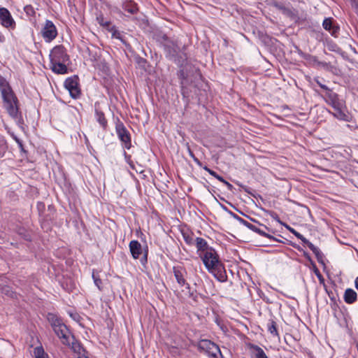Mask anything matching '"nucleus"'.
<instances>
[{
    "instance_id": "27",
    "label": "nucleus",
    "mask_w": 358,
    "mask_h": 358,
    "mask_svg": "<svg viewBox=\"0 0 358 358\" xmlns=\"http://www.w3.org/2000/svg\"><path fill=\"white\" fill-rule=\"evenodd\" d=\"M8 113L13 119H14L16 121L17 124H19V125L24 124V120L22 117V113L20 110V108H18L15 110H13V111H10Z\"/></svg>"
},
{
    "instance_id": "62",
    "label": "nucleus",
    "mask_w": 358,
    "mask_h": 358,
    "mask_svg": "<svg viewBox=\"0 0 358 358\" xmlns=\"http://www.w3.org/2000/svg\"><path fill=\"white\" fill-rule=\"evenodd\" d=\"M37 358H45V357L42 355V356H37Z\"/></svg>"
},
{
    "instance_id": "1",
    "label": "nucleus",
    "mask_w": 358,
    "mask_h": 358,
    "mask_svg": "<svg viewBox=\"0 0 358 358\" xmlns=\"http://www.w3.org/2000/svg\"><path fill=\"white\" fill-rule=\"evenodd\" d=\"M322 96L325 102L333 108L334 111L329 112L335 118L348 122L351 121L352 117L348 111L345 101L341 99L338 94L333 90H328Z\"/></svg>"
},
{
    "instance_id": "24",
    "label": "nucleus",
    "mask_w": 358,
    "mask_h": 358,
    "mask_svg": "<svg viewBox=\"0 0 358 358\" xmlns=\"http://www.w3.org/2000/svg\"><path fill=\"white\" fill-rule=\"evenodd\" d=\"M204 170H206V171H208L212 176L215 177L216 179H217L219 181L223 182L227 187V189L230 191H231L233 189H234V187L233 185L229 183V182H227L226 180H224V178L223 177H222L221 176L218 175L215 171H214L213 170L209 169L208 166H203V168Z\"/></svg>"
},
{
    "instance_id": "11",
    "label": "nucleus",
    "mask_w": 358,
    "mask_h": 358,
    "mask_svg": "<svg viewBox=\"0 0 358 358\" xmlns=\"http://www.w3.org/2000/svg\"><path fill=\"white\" fill-rule=\"evenodd\" d=\"M1 24L8 29H14L16 26L15 21L13 18L10 11L4 7L0 8Z\"/></svg>"
},
{
    "instance_id": "3",
    "label": "nucleus",
    "mask_w": 358,
    "mask_h": 358,
    "mask_svg": "<svg viewBox=\"0 0 358 358\" xmlns=\"http://www.w3.org/2000/svg\"><path fill=\"white\" fill-rule=\"evenodd\" d=\"M0 92L3 108L7 113L20 108L19 100L6 79L0 74Z\"/></svg>"
},
{
    "instance_id": "40",
    "label": "nucleus",
    "mask_w": 358,
    "mask_h": 358,
    "mask_svg": "<svg viewBox=\"0 0 358 358\" xmlns=\"http://www.w3.org/2000/svg\"><path fill=\"white\" fill-rule=\"evenodd\" d=\"M308 248L315 254V255L320 251V250L315 246L312 243H308Z\"/></svg>"
},
{
    "instance_id": "49",
    "label": "nucleus",
    "mask_w": 358,
    "mask_h": 358,
    "mask_svg": "<svg viewBox=\"0 0 358 358\" xmlns=\"http://www.w3.org/2000/svg\"><path fill=\"white\" fill-rule=\"evenodd\" d=\"M356 13V14L358 15V1L352 6Z\"/></svg>"
},
{
    "instance_id": "17",
    "label": "nucleus",
    "mask_w": 358,
    "mask_h": 358,
    "mask_svg": "<svg viewBox=\"0 0 358 358\" xmlns=\"http://www.w3.org/2000/svg\"><path fill=\"white\" fill-rule=\"evenodd\" d=\"M37 208L39 211V216H40V222L41 224V227L45 231H48L50 229V221L52 220V217L50 215H48L47 217L44 216L42 213V211L45 208V205L42 202H38L37 203Z\"/></svg>"
},
{
    "instance_id": "41",
    "label": "nucleus",
    "mask_w": 358,
    "mask_h": 358,
    "mask_svg": "<svg viewBox=\"0 0 358 358\" xmlns=\"http://www.w3.org/2000/svg\"><path fill=\"white\" fill-rule=\"evenodd\" d=\"M315 257L319 263L324 264V255L321 250L315 255Z\"/></svg>"
},
{
    "instance_id": "23",
    "label": "nucleus",
    "mask_w": 358,
    "mask_h": 358,
    "mask_svg": "<svg viewBox=\"0 0 358 358\" xmlns=\"http://www.w3.org/2000/svg\"><path fill=\"white\" fill-rule=\"evenodd\" d=\"M343 299L346 303L352 304L357 300V294L354 289L348 288L344 292Z\"/></svg>"
},
{
    "instance_id": "54",
    "label": "nucleus",
    "mask_w": 358,
    "mask_h": 358,
    "mask_svg": "<svg viewBox=\"0 0 358 358\" xmlns=\"http://www.w3.org/2000/svg\"><path fill=\"white\" fill-rule=\"evenodd\" d=\"M355 288L358 290V276L355 280Z\"/></svg>"
},
{
    "instance_id": "26",
    "label": "nucleus",
    "mask_w": 358,
    "mask_h": 358,
    "mask_svg": "<svg viewBox=\"0 0 358 358\" xmlns=\"http://www.w3.org/2000/svg\"><path fill=\"white\" fill-rule=\"evenodd\" d=\"M72 341H70V347L71 350L77 354L81 355L83 352L85 351L83 347L77 340L75 339V337L71 336Z\"/></svg>"
},
{
    "instance_id": "22",
    "label": "nucleus",
    "mask_w": 358,
    "mask_h": 358,
    "mask_svg": "<svg viewBox=\"0 0 358 358\" xmlns=\"http://www.w3.org/2000/svg\"><path fill=\"white\" fill-rule=\"evenodd\" d=\"M195 241L194 245H196L197 252L199 254L200 252L205 253L206 251H208V249L212 248V247L209 246L207 241L203 238L196 237L195 238Z\"/></svg>"
},
{
    "instance_id": "33",
    "label": "nucleus",
    "mask_w": 358,
    "mask_h": 358,
    "mask_svg": "<svg viewBox=\"0 0 358 358\" xmlns=\"http://www.w3.org/2000/svg\"><path fill=\"white\" fill-rule=\"evenodd\" d=\"M92 278L95 285L98 287L99 290H101L102 281L101 279L100 278L99 273L94 270H93L92 271Z\"/></svg>"
},
{
    "instance_id": "20",
    "label": "nucleus",
    "mask_w": 358,
    "mask_h": 358,
    "mask_svg": "<svg viewBox=\"0 0 358 358\" xmlns=\"http://www.w3.org/2000/svg\"><path fill=\"white\" fill-rule=\"evenodd\" d=\"M122 8L124 11L131 15L136 14L138 11V6L133 0L124 1L122 4Z\"/></svg>"
},
{
    "instance_id": "38",
    "label": "nucleus",
    "mask_w": 358,
    "mask_h": 358,
    "mask_svg": "<svg viewBox=\"0 0 358 358\" xmlns=\"http://www.w3.org/2000/svg\"><path fill=\"white\" fill-rule=\"evenodd\" d=\"M294 248H296L300 252H303V257L307 259L308 260L310 263L313 264V260L311 259V257L310 255H309L308 252H307L306 251L303 250V249L301 248L300 246H296L295 244H292V245Z\"/></svg>"
},
{
    "instance_id": "25",
    "label": "nucleus",
    "mask_w": 358,
    "mask_h": 358,
    "mask_svg": "<svg viewBox=\"0 0 358 358\" xmlns=\"http://www.w3.org/2000/svg\"><path fill=\"white\" fill-rule=\"evenodd\" d=\"M214 343H215L210 341V340H207V339L201 340L198 343V349L200 351H203V352L208 353V351L211 350V348Z\"/></svg>"
},
{
    "instance_id": "44",
    "label": "nucleus",
    "mask_w": 358,
    "mask_h": 358,
    "mask_svg": "<svg viewBox=\"0 0 358 358\" xmlns=\"http://www.w3.org/2000/svg\"><path fill=\"white\" fill-rule=\"evenodd\" d=\"M6 146L5 144L0 145V158L3 157L6 153Z\"/></svg>"
},
{
    "instance_id": "16",
    "label": "nucleus",
    "mask_w": 358,
    "mask_h": 358,
    "mask_svg": "<svg viewBox=\"0 0 358 358\" xmlns=\"http://www.w3.org/2000/svg\"><path fill=\"white\" fill-rule=\"evenodd\" d=\"M94 113L96 122L103 130H106L108 127V121L105 117L104 113L101 109L100 104L98 102L94 103Z\"/></svg>"
},
{
    "instance_id": "6",
    "label": "nucleus",
    "mask_w": 358,
    "mask_h": 358,
    "mask_svg": "<svg viewBox=\"0 0 358 358\" xmlns=\"http://www.w3.org/2000/svg\"><path fill=\"white\" fill-rule=\"evenodd\" d=\"M115 131L123 147L129 150L131 147L130 133L119 119H117V122L115 124Z\"/></svg>"
},
{
    "instance_id": "2",
    "label": "nucleus",
    "mask_w": 358,
    "mask_h": 358,
    "mask_svg": "<svg viewBox=\"0 0 358 358\" xmlns=\"http://www.w3.org/2000/svg\"><path fill=\"white\" fill-rule=\"evenodd\" d=\"M156 41L164 50L165 57L176 64H180L184 59L179 55L180 47L177 41L169 37L166 34L159 32L155 35Z\"/></svg>"
},
{
    "instance_id": "34",
    "label": "nucleus",
    "mask_w": 358,
    "mask_h": 358,
    "mask_svg": "<svg viewBox=\"0 0 358 358\" xmlns=\"http://www.w3.org/2000/svg\"><path fill=\"white\" fill-rule=\"evenodd\" d=\"M96 20L101 26L106 28H108L111 24L109 20H107L104 18L103 15H99V16H97Z\"/></svg>"
},
{
    "instance_id": "19",
    "label": "nucleus",
    "mask_w": 358,
    "mask_h": 358,
    "mask_svg": "<svg viewBox=\"0 0 358 358\" xmlns=\"http://www.w3.org/2000/svg\"><path fill=\"white\" fill-rule=\"evenodd\" d=\"M66 62H50L51 70L57 74H66L68 73Z\"/></svg>"
},
{
    "instance_id": "21",
    "label": "nucleus",
    "mask_w": 358,
    "mask_h": 358,
    "mask_svg": "<svg viewBox=\"0 0 358 358\" xmlns=\"http://www.w3.org/2000/svg\"><path fill=\"white\" fill-rule=\"evenodd\" d=\"M229 213L230 215L235 219L240 224H243V226L246 227L248 229H250L251 231L255 232V233H262V231H260L259 229H256L255 227H254V224L248 222L247 220H244L243 218L241 217L240 216H238V215H236V213L231 212V211H229Z\"/></svg>"
},
{
    "instance_id": "51",
    "label": "nucleus",
    "mask_w": 358,
    "mask_h": 358,
    "mask_svg": "<svg viewBox=\"0 0 358 358\" xmlns=\"http://www.w3.org/2000/svg\"><path fill=\"white\" fill-rule=\"evenodd\" d=\"M6 41V38L5 36H3V34L0 31V43H4Z\"/></svg>"
},
{
    "instance_id": "14",
    "label": "nucleus",
    "mask_w": 358,
    "mask_h": 358,
    "mask_svg": "<svg viewBox=\"0 0 358 358\" xmlns=\"http://www.w3.org/2000/svg\"><path fill=\"white\" fill-rule=\"evenodd\" d=\"M53 330L56 335L62 340L64 345H70L69 330L64 323H62L58 327H55Z\"/></svg>"
},
{
    "instance_id": "32",
    "label": "nucleus",
    "mask_w": 358,
    "mask_h": 358,
    "mask_svg": "<svg viewBox=\"0 0 358 358\" xmlns=\"http://www.w3.org/2000/svg\"><path fill=\"white\" fill-rule=\"evenodd\" d=\"M268 331L271 334L275 336H278V332L277 330V324L276 322L273 320H270L267 324Z\"/></svg>"
},
{
    "instance_id": "30",
    "label": "nucleus",
    "mask_w": 358,
    "mask_h": 358,
    "mask_svg": "<svg viewBox=\"0 0 358 358\" xmlns=\"http://www.w3.org/2000/svg\"><path fill=\"white\" fill-rule=\"evenodd\" d=\"M299 55L301 56L302 58H303L306 61L309 62L310 64L317 66V63H318L319 60L317 59V57L316 56H313L310 54L304 53L301 50L299 51Z\"/></svg>"
},
{
    "instance_id": "42",
    "label": "nucleus",
    "mask_w": 358,
    "mask_h": 358,
    "mask_svg": "<svg viewBox=\"0 0 358 358\" xmlns=\"http://www.w3.org/2000/svg\"><path fill=\"white\" fill-rule=\"evenodd\" d=\"M315 81H316V83H317V85H319L322 89H323V90L325 91V92H327V91H328V90H331V89H329L327 85H324V84L321 83L320 82V80H317H317H315Z\"/></svg>"
},
{
    "instance_id": "57",
    "label": "nucleus",
    "mask_w": 358,
    "mask_h": 358,
    "mask_svg": "<svg viewBox=\"0 0 358 358\" xmlns=\"http://www.w3.org/2000/svg\"><path fill=\"white\" fill-rule=\"evenodd\" d=\"M128 164H129L130 167H131L132 169H134V163H133V162H132V161L129 162Z\"/></svg>"
},
{
    "instance_id": "39",
    "label": "nucleus",
    "mask_w": 358,
    "mask_h": 358,
    "mask_svg": "<svg viewBox=\"0 0 358 358\" xmlns=\"http://www.w3.org/2000/svg\"><path fill=\"white\" fill-rule=\"evenodd\" d=\"M187 152H188V154H189V157L191 158H192V159L194 161V162L197 165L201 166V165H202L201 162H200V160L197 157H196V156L194 155V154L193 153V152L192 151V150H191V148H190V147L189 145H187Z\"/></svg>"
},
{
    "instance_id": "45",
    "label": "nucleus",
    "mask_w": 358,
    "mask_h": 358,
    "mask_svg": "<svg viewBox=\"0 0 358 358\" xmlns=\"http://www.w3.org/2000/svg\"><path fill=\"white\" fill-rule=\"evenodd\" d=\"M189 290V297L193 299L194 301H197V295L194 293V292H191L190 289Z\"/></svg>"
},
{
    "instance_id": "7",
    "label": "nucleus",
    "mask_w": 358,
    "mask_h": 358,
    "mask_svg": "<svg viewBox=\"0 0 358 358\" xmlns=\"http://www.w3.org/2000/svg\"><path fill=\"white\" fill-rule=\"evenodd\" d=\"M206 269L213 268V267L221 263L219 255L214 248L208 249L203 255H199Z\"/></svg>"
},
{
    "instance_id": "46",
    "label": "nucleus",
    "mask_w": 358,
    "mask_h": 358,
    "mask_svg": "<svg viewBox=\"0 0 358 358\" xmlns=\"http://www.w3.org/2000/svg\"><path fill=\"white\" fill-rule=\"evenodd\" d=\"M329 64V63H327L325 62H320L319 61L318 63H317V66H322V67H324V68H328Z\"/></svg>"
},
{
    "instance_id": "59",
    "label": "nucleus",
    "mask_w": 358,
    "mask_h": 358,
    "mask_svg": "<svg viewBox=\"0 0 358 358\" xmlns=\"http://www.w3.org/2000/svg\"><path fill=\"white\" fill-rule=\"evenodd\" d=\"M350 1L351 6H352L358 0H349Z\"/></svg>"
},
{
    "instance_id": "48",
    "label": "nucleus",
    "mask_w": 358,
    "mask_h": 358,
    "mask_svg": "<svg viewBox=\"0 0 358 358\" xmlns=\"http://www.w3.org/2000/svg\"><path fill=\"white\" fill-rule=\"evenodd\" d=\"M124 158H125V160L127 163H129V162L131 161V155H128L126 151H124Z\"/></svg>"
},
{
    "instance_id": "13",
    "label": "nucleus",
    "mask_w": 358,
    "mask_h": 358,
    "mask_svg": "<svg viewBox=\"0 0 358 358\" xmlns=\"http://www.w3.org/2000/svg\"><path fill=\"white\" fill-rule=\"evenodd\" d=\"M213 268L208 269V271L212 273L219 282H224L227 280V273L222 262Z\"/></svg>"
},
{
    "instance_id": "56",
    "label": "nucleus",
    "mask_w": 358,
    "mask_h": 358,
    "mask_svg": "<svg viewBox=\"0 0 358 358\" xmlns=\"http://www.w3.org/2000/svg\"><path fill=\"white\" fill-rule=\"evenodd\" d=\"M296 238L301 240L303 238H304V236L299 233V234H296Z\"/></svg>"
},
{
    "instance_id": "12",
    "label": "nucleus",
    "mask_w": 358,
    "mask_h": 358,
    "mask_svg": "<svg viewBox=\"0 0 358 358\" xmlns=\"http://www.w3.org/2000/svg\"><path fill=\"white\" fill-rule=\"evenodd\" d=\"M173 272L178 284L181 287L185 286L187 289H189V284L186 280L187 275L186 269L180 266H173Z\"/></svg>"
},
{
    "instance_id": "18",
    "label": "nucleus",
    "mask_w": 358,
    "mask_h": 358,
    "mask_svg": "<svg viewBox=\"0 0 358 358\" xmlns=\"http://www.w3.org/2000/svg\"><path fill=\"white\" fill-rule=\"evenodd\" d=\"M271 6L280 10L284 15L293 18L295 16L292 8L285 6L282 3L274 1Z\"/></svg>"
},
{
    "instance_id": "52",
    "label": "nucleus",
    "mask_w": 358,
    "mask_h": 358,
    "mask_svg": "<svg viewBox=\"0 0 358 358\" xmlns=\"http://www.w3.org/2000/svg\"><path fill=\"white\" fill-rule=\"evenodd\" d=\"M204 187L208 189V191L211 193L212 194H213V192H215V190L213 189V188H210V187L208 186H206V185H204Z\"/></svg>"
},
{
    "instance_id": "35",
    "label": "nucleus",
    "mask_w": 358,
    "mask_h": 358,
    "mask_svg": "<svg viewBox=\"0 0 358 358\" xmlns=\"http://www.w3.org/2000/svg\"><path fill=\"white\" fill-rule=\"evenodd\" d=\"M208 355L212 356L213 357H217V355L220 354L221 357H222L220 349L217 345L215 343L211 348V350L208 352Z\"/></svg>"
},
{
    "instance_id": "43",
    "label": "nucleus",
    "mask_w": 358,
    "mask_h": 358,
    "mask_svg": "<svg viewBox=\"0 0 358 358\" xmlns=\"http://www.w3.org/2000/svg\"><path fill=\"white\" fill-rule=\"evenodd\" d=\"M35 354H36V357H37V356H42L44 355V350L42 348H36L35 349Z\"/></svg>"
},
{
    "instance_id": "53",
    "label": "nucleus",
    "mask_w": 358,
    "mask_h": 358,
    "mask_svg": "<svg viewBox=\"0 0 358 358\" xmlns=\"http://www.w3.org/2000/svg\"><path fill=\"white\" fill-rule=\"evenodd\" d=\"M301 241L305 243L306 245H307V246L308 247V243H310L307 238H306L305 237L301 239Z\"/></svg>"
},
{
    "instance_id": "61",
    "label": "nucleus",
    "mask_w": 358,
    "mask_h": 358,
    "mask_svg": "<svg viewBox=\"0 0 358 358\" xmlns=\"http://www.w3.org/2000/svg\"><path fill=\"white\" fill-rule=\"evenodd\" d=\"M316 275H317V276L318 277L319 279H320V278L322 277L321 273L319 271H318V273H316Z\"/></svg>"
},
{
    "instance_id": "29",
    "label": "nucleus",
    "mask_w": 358,
    "mask_h": 358,
    "mask_svg": "<svg viewBox=\"0 0 358 358\" xmlns=\"http://www.w3.org/2000/svg\"><path fill=\"white\" fill-rule=\"evenodd\" d=\"M250 348L254 350L255 358H268L262 348L256 345H251Z\"/></svg>"
},
{
    "instance_id": "10",
    "label": "nucleus",
    "mask_w": 358,
    "mask_h": 358,
    "mask_svg": "<svg viewBox=\"0 0 358 358\" xmlns=\"http://www.w3.org/2000/svg\"><path fill=\"white\" fill-rule=\"evenodd\" d=\"M248 217H249L251 221H252L253 222L256 223L257 225H255L254 224V227L259 229L260 231H262V233H257L259 235L262 236H264V237H266V238H268L269 240H271V241H276V242H278V243H283L282 241L274 237L272 234H275V231L267 227L266 225L263 224H261L259 223L257 220H256L255 219H253V218H251L249 216L246 215Z\"/></svg>"
},
{
    "instance_id": "36",
    "label": "nucleus",
    "mask_w": 358,
    "mask_h": 358,
    "mask_svg": "<svg viewBox=\"0 0 358 358\" xmlns=\"http://www.w3.org/2000/svg\"><path fill=\"white\" fill-rule=\"evenodd\" d=\"M178 75L179 78L181 80L180 84H181V87H182V93L183 94H185L183 85H184V80H186V78H187V75L185 73L184 70H182V69H181L178 71Z\"/></svg>"
},
{
    "instance_id": "31",
    "label": "nucleus",
    "mask_w": 358,
    "mask_h": 358,
    "mask_svg": "<svg viewBox=\"0 0 358 358\" xmlns=\"http://www.w3.org/2000/svg\"><path fill=\"white\" fill-rule=\"evenodd\" d=\"M48 320L50 323L52 329L56 327H58L59 324L62 323V320L55 314L49 313L48 315Z\"/></svg>"
},
{
    "instance_id": "50",
    "label": "nucleus",
    "mask_w": 358,
    "mask_h": 358,
    "mask_svg": "<svg viewBox=\"0 0 358 358\" xmlns=\"http://www.w3.org/2000/svg\"><path fill=\"white\" fill-rule=\"evenodd\" d=\"M244 190L245 192H248V194H252L251 192L250 191V188L247 187V186H243V185H240Z\"/></svg>"
},
{
    "instance_id": "9",
    "label": "nucleus",
    "mask_w": 358,
    "mask_h": 358,
    "mask_svg": "<svg viewBox=\"0 0 358 358\" xmlns=\"http://www.w3.org/2000/svg\"><path fill=\"white\" fill-rule=\"evenodd\" d=\"M41 34L45 42H51L57 37V29L51 20H46L41 30Z\"/></svg>"
},
{
    "instance_id": "28",
    "label": "nucleus",
    "mask_w": 358,
    "mask_h": 358,
    "mask_svg": "<svg viewBox=\"0 0 358 358\" xmlns=\"http://www.w3.org/2000/svg\"><path fill=\"white\" fill-rule=\"evenodd\" d=\"M182 235L185 242L189 246H192L195 243L194 235L191 231H182Z\"/></svg>"
},
{
    "instance_id": "15",
    "label": "nucleus",
    "mask_w": 358,
    "mask_h": 358,
    "mask_svg": "<svg viewBox=\"0 0 358 358\" xmlns=\"http://www.w3.org/2000/svg\"><path fill=\"white\" fill-rule=\"evenodd\" d=\"M322 27L326 31H328L332 36L335 38L338 37L340 27L334 22L332 17L325 18L322 22Z\"/></svg>"
},
{
    "instance_id": "58",
    "label": "nucleus",
    "mask_w": 358,
    "mask_h": 358,
    "mask_svg": "<svg viewBox=\"0 0 358 358\" xmlns=\"http://www.w3.org/2000/svg\"><path fill=\"white\" fill-rule=\"evenodd\" d=\"M24 239L27 240V241H31L30 236L29 234L28 235H25L24 236Z\"/></svg>"
},
{
    "instance_id": "8",
    "label": "nucleus",
    "mask_w": 358,
    "mask_h": 358,
    "mask_svg": "<svg viewBox=\"0 0 358 358\" xmlns=\"http://www.w3.org/2000/svg\"><path fill=\"white\" fill-rule=\"evenodd\" d=\"M69 59L66 49L62 45H56L50 54V62H68Z\"/></svg>"
},
{
    "instance_id": "55",
    "label": "nucleus",
    "mask_w": 358,
    "mask_h": 358,
    "mask_svg": "<svg viewBox=\"0 0 358 358\" xmlns=\"http://www.w3.org/2000/svg\"><path fill=\"white\" fill-rule=\"evenodd\" d=\"M71 317L73 320H77V318H78V317H79V315H76H76L71 314Z\"/></svg>"
},
{
    "instance_id": "4",
    "label": "nucleus",
    "mask_w": 358,
    "mask_h": 358,
    "mask_svg": "<svg viewBox=\"0 0 358 358\" xmlns=\"http://www.w3.org/2000/svg\"><path fill=\"white\" fill-rule=\"evenodd\" d=\"M129 251L131 257L134 259L140 258L141 265L146 268L148 257V246L145 245L144 247L136 240H132L129 244Z\"/></svg>"
},
{
    "instance_id": "60",
    "label": "nucleus",
    "mask_w": 358,
    "mask_h": 358,
    "mask_svg": "<svg viewBox=\"0 0 358 358\" xmlns=\"http://www.w3.org/2000/svg\"><path fill=\"white\" fill-rule=\"evenodd\" d=\"M145 62H146V59H145L143 58L140 59L139 63H145Z\"/></svg>"
},
{
    "instance_id": "47",
    "label": "nucleus",
    "mask_w": 358,
    "mask_h": 358,
    "mask_svg": "<svg viewBox=\"0 0 358 358\" xmlns=\"http://www.w3.org/2000/svg\"><path fill=\"white\" fill-rule=\"evenodd\" d=\"M286 227L287 229L292 233L296 237V234H299V232L296 231L294 229L290 227L288 225H286Z\"/></svg>"
},
{
    "instance_id": "37",
    "label": "nucleus",
    "mask_w": 358,
    "mask_h": 358,
    "mask_svg": "<svg viewBox=\"0 0 358 358\" xmlns=\"http://www.w3.org/2000/svg\"><path fill=\"white\" fill-rule=\"evenodd\" d=\"M24 11L27 15L33 17L35 15L36 12L34 7L31 5H27L24 7Z\"/></svg>"
},
{
    "instance_id": "5",
    "label": "nucleus",
    "mask_w": 358,
    "mask_h": 358,
    "mask_svg": "<svg viewBox=\"0 0 358 358\" xmlns=\"http://www.w3.org/2000/svg\"><path fill=\"white\" fill-rule=\"evenodd\" d=\"M79 80V77L77 75H73L67 78L64 81V87L69 91L73 99H78L81 95Z\"/></svg>"
}]
</instances>
